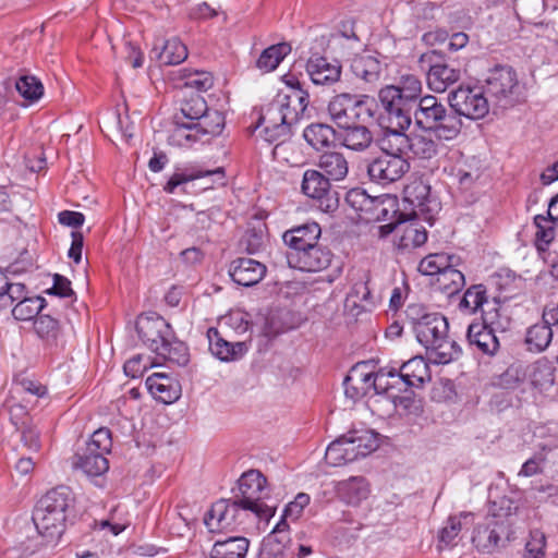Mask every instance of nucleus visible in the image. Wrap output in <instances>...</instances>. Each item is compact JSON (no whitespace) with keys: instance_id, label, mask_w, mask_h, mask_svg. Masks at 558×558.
Returning a JSON list of instances; mask_svg holds the SVG:
<instances>
[{"instance_id":"f257e3e1","label":"nucleus","mask_w":558,"mask_h":558,"mask_svg":"<svg viewBox=\"0 0 558 558\" xmlns=\"http://www.w3.org/2000/svg\"><path fill=\"white\" fill-rule=\"evenodd\" d=\"M281 81L286 88L263 109L256 125L259 135L269 143L284 142L310 105V94L295 74L287 73Z\"/></svg>"},{"instance_id":"f03ea898","label":"nucleus","mask_w":558,"mask_h":558,"mask_svg":"<svg viewBox=\"0 0 558 558\" xmlns=\"http://www.w3.org/2000/svg\"><path fill=\"white\" fill-rule=\"evenodd\" d=\"M74 506L75 497L68 486L54 487L41 496L32 517L37 535L22 544L23 556H32L43 548H53L64 532Z\"/></svg>"},{"instance_id":"7ed1b4c3","label":"nucleus","mask_w":558,"mask_h":558,"mask_svg":"<svg viewBox=\"0 0 558 558\" xmlns=\"http://www.w3.org/2000/svg\"><path fill=\"white\" fill-rule=\"evenodd\" d=\"M225 116L218 110H209L201 95L184 99L180 112L173 118L168 143L171 146L193 148L209 143L221 134Z\"/></svg>"},{"instance_id":"20e7f679","label":"nucleus","mask_w":558,"mask_h":558,"mask_svg":"<svg viewBox=\"0 0 558 558\" xmlns=\"http://www.w3.org/2000/svg\"><path fill=\"white\" fill-rule=\"evenodd\" d=\"M407 316L416 340L427 350L430 362L447 364L459 356V347L448 338L449 324L445 316L416 304L408 307Z\"/></svg>"},{"instance_id":"39448f33","label":"nucleus","mask_w":558,"mask_h":558,"mask_svg":"<svg viewBox=\"0 0 558 558\" xmlns=\"http://www.w3.org/2000/svg\"><path fill=\"white\" fill-rule=\"evenodd\" d=\"M483 86L493 107L507 109L523 97V86L518 74L509 65H496L488 70Z\"/></svg>"},{"instance_id":"423d86ee","label":"nucleus","mask_w":558,"mask_h":558,"mask_svg":"<svg viewBox=\"0 0 558 558\" xmlns=\"http://www.w3.org/2000/svg\"><path fill=\"white\" fill-rule=\"evenodd\" d=\"M350 380L360 384L368 392L374 391L375 395H383L390 400L395 409H408L412 402L409 396H399L392 391L390 373L388 367L374 372V366L369 362H361L354 365L350 373Z\"/></svg>"},{"instance_id":"0eeeda50","label":"nucleus","mask_w":558,"mask_h":558,"mask_svg":"<svg viewBox=\"0 0 558 558\" xmlns=\"http://www.w3.org/2000/svg\"><path fill=\"white\" fill-rule=\"evenodd\" d=\"M242 507L260 520L268 521L275 515V508L266 505L264 499L268 496L267 480L258 470L244 472L238 481Z\"/></svg>"},{"instance_id":"6e6552de","label":"nucleus","mask_w":558,"mask_h":558,"mask_svg":"<svg viewBox=\"0 0 558 558\" xmlns=\"http://www.w3.org/2000/svg\"><path fill=\"white\" fill-rule=\"evenodd\" d=\"M499 310L493 306L483 310L481 322H473L466 330V339L471 347L476 348L481 353L493 355L499 349V340L496 337L497 330H505Z\"/></svg>"},{"instance_id":"1a4fd4ad","label":"nucleus","mask_w":558,"mask_h":558,"mask_svg":"<svg viewBox=\"0 0 558 558\" xmlns=\"http://www.w3.org/2000/svg\"><path fill=\"white\" fill-rule=\"evenodd\" d=\"M448 100L459 116L473 120L484 118L492 106L483 86L460 85L449 94Z\"/></svg>"},{"instance_id":"9d476101","label":"nucleus","mask_w":558,"mask_h":558,"mask_svg":"<svg viewBox=\"0 0 558 558\" xmlns=\"http://www.w3.org/2000/svg\"><path fill=\"white\" fill-rule=\"evenodd\" d=\"M392 391L399 396L407 393L409 388H421L430 381L429 364L422 356H415L404 362L399 368L389 367ZM407 396H410L408 393Z\"/></svg>"},{"instance_id":"9b49d317","label":"nucleus","mask_w":558,"mask_h":558,"mask_svg":"<svg viewBox=\"0 0 558 558\" xmlns=\"http://www.w3.org/2000/svg\"><path fill=\"white\" fill-rule=\"evenodd\" d=\"M404 202L412 207L416 219L433 226L441 209L440 202L430 194V186L421 180H415L404 189Z\"/></svg>"},{"instance_id":"f8f14e48","label":"nucleus","mask_w":558,"mask_h":558,"mask_svg":"<svg viewBox=\"0 0 558 558\" xmlns=\"http://www.w3.org/2000/svg\"><path fill=\"white\" fill-rule=\"evenodd\" d=\"M378 97L388 123L399 129H408L412 122L415 104L405 99L395 85L383 87Z\"/></svg>"},{"instance_id":"ddd939ff","label":"nucleus","mask_w":558,"mask_h":558,"mask_svg":"<svg viewBox=\"0 0 558 558\" xmlns=\"http://www.w3.org/2000/svg\"><path fill=\"white\" fill-rule=\"evenodd\" d=\"M247 510L239 501H216L206 513L204 523L211 533L235 530L244 523Z\"/></svg>"},{"instance_id":"4468645a","label":"nucleus","mask_w":558,"mask_h":558,"mask_svg":"<svg viewBox=\"0 0 558 558\" xmlns=\"http://www.w3.org/2000/svg\"><path fill=\"white\" fill-rule=\"evenodd\" d=\"M440 167L463 190L470 189L481 177L476 160L465 158L459 149H449L440 160Z\"/></svg>"},{"instance_id":"2eb2a0df","label":"nucleus","mask_w":558,"mask_h":558,"mask_svg":"<svg viewBox=\"0 0 558 558\" xmlns=\"http://www.w3.org/2000/svg\"><path fill=\"white\" fill-rule=\"evenodd\" d=\"M508 531V522L496 514H487L483 522L476 524L472 543L481 553L490 554L498 547L501 536Z\"/></svg>"},{"instance_id":"dca6fc26","label":"nucleus","mask_w":558,"mask_h":558,"mask_svg":"<svg viewBox=\"0 0 558 558\" xmlns=\"http://www.w3.org/2000/svg\"><path fill=\"white\" fill-rule=\"evenodd\" d=\"M138 337L151 351L167 354V343L171 339L169 324L161 317H140L136 324Z\"/></svg>"},{"instance_id":"f3484780","label":"nucleus","mask_w":558,"mask_h":558,"mask_svg":"<svg viewBox=\"0 0 558 558\" xmlns=\"http://www.w3.org/2000/svg\"><path fill=\"white\" fill-rule=\"evenodd\" d=\"M379 230L381 236L395 233V245L399 250L415 248L427 241V231L416 219L387 223L380 226Z\"/></svg>"},{"instance_id":"a211bd4d","label":"nucleus","mask_w":558,"mask_h":558,"mask_svg":"<svg viewBox=\"0 0 558 558\" xmlns=\"http://www.w3.org/2000/svg\"><path fill=\"white\" fill-rule=\"evenodd\" d=\"M332 257V252L319 242L300 253H287L289 266L305 272H319L327 269Z\"/></svg>"},{"instance_id":"6ab92c4d","label":"nucleus","mask_w":558,"mask_h":558,"mask_svg":"<svg viewBox=\"0 0 558 558\" xmlns=\"http://www.w3.org/2000/svg\"><path fill=\"white\" fill-rule=\"evenodd\" d=\"M409 169L407 158L383 154L368 165L367 173L372 181L386 185L400 180Z\"/></svg>"},{"instance_id":"aec40b11","label":"nucleus","mask_w":558,"mask_h":558,"mask_svg":"<svg viewBox=\"0 0 558 558\" xmlns=\"http://www.w3.org/2000/svg\"><path fill=\"white\" fill-rule=\"evenodd\" d=\"M34 331L49 352L57 353L64 349L66 335L58 319L39 315L34 322Z\"/></svg>"},{"instance_id":"412c9836","label":"nucleus","mask_w":558,"mask_h":558,"mask_svg":"<svg viewBox=\"0 0 558 558\" xmlns=\"http://www.w3.org/2000/svg\"><path fill=\"white\" fill-rule=\"evenodd\" d=\"M337 497L348 506L357 507L371 495V484L364 476H350L333 483Z\"/></svg>"},{"instance_id":"4be33fe9","label":"nucleus","mask_w":558,"mask_h":558,"mask_svg":"<svg viewBox=\"0 0 558 558\" xmlns=\"http://www.w3.org/2000/svg\"><path fill=\"white\" fill-rule=\"evenodd\" d=\"M320 235V226L312 221L287 230L282 239L284 244L289 247L288 253H300L317 244Z\"/></svg>"},{"instance_id":"5701e85b","label":"nucleus","mask_w":558,"mask_h":558,"mask_svg":"<svg viewBox=\"0 0 558 558\" xmlns=\"http://www.w3.org/2000/svg\"><path fill=\"white\" fill-rule=\"evenodd\" d=\"M149 393L165 404H171L181 397L179 380L166 373H154L146 379Z\"/></svg>"},{"instance_id":"b1692460","label":"nucleus","mask_w":558,"mask_h":558,"mask_svg":"<svg viewBox=\"0 0 558 558\" xmlns=\"http://www.w3.org/2000/svg\"><path fill=\"white\" fill-rule=\"evenodd\" d=\"M306 73L313 84L331 86L341 77V65L336 61H328L325 57L312 56L306 62Z\"/></svg>"},{"instance_id":"393cba45","label":"nucleus","mask_w":558,"mask_h":558,"mask_svg":"<svg viewBox=\"0 0 558 558\" xmlns=\"http://www.w3.org/2000/svg\"><path fill=\"white\" fill-rule=\"evenodd\" d=\"M229 275L235 283L252 287L264 278L266 266L253 258L240 257L231 263Z\"/></svg>"},{"instance_id":"a878e982","label":"nucleus","mask_w":558,"mask_h":558,"mask_svg":"<svg viewBox=\"0 0 558 558\" xmlns=\"http://www.w3.org/2000/svg\"><path fill=\"white\" fill-rule=\"evenodd\" d=\"M208 177H218L220 180L223 179V168L219 167L214 170H203L195 166L178 167L163 185V191L168 194H175L179 189L184 191L183 186L186 183Z\"/></svg>"},{"instance_id":"bb28decb","label":"nucleus","mask_w":558,"mask_h":558,"mask_svg":"<svg viewBox=\"0 0 558 558\" xmlns=\"http://www.w3.org/2000/svg\"><path fill=\"white\" fill-rule=\"evenodd\" d=\"M209 350L217 359L229 362L241 359L248 350L245 342H229L225 340L217 328L207 330Z\"/></svg>"},{"instance_id":"cd10ccee","label":"nucleus","mask_w":558,"mask_h":558,"mask_svg":"<svg viewBox=\"0 0 558 558\" xmlns=\"http://www.w3.org/2000/svg\"><path fill=\"white\" fill-rule=\"evenodd\" d=\"M329 179L325 177L317 170H306L303 174L302 180V192L311 197L316 199H323L326 197V210H333L337 208V199H331L328 197L330 183Z\"/></svg>"},{"instance_id":"c85d7f7f","label":"nucleus","mask_w":558,"mask_h":558,"mask_svg":"<svg viewBox=\"0 0 558 558\" xmlns=\"http://www.w3.org/2000/svg\"><path fill=\"white\" fill-rule=\"evenodd\" d=\"M154 57L165 65H175L187 58V48L178 37L158 39L151 49Z\"/></svg>"},{"instance_id":"c756f323","label":"nucleus","mask_w":558,"mask_h":558,"mask_svg":"<svg viewBox=\"0 0 558 558\" xmlns=\"http://www.w3.org/2000/svg\"><path fill=\"white\" fill-rule=\"evenodd\" d=\"M337 142L348 149L362 151L369 147L373 142L371 131L362 124H350L339 128Z\"/></svg>"},{"instance_id":"7c9ffc66","label":"nucleus","mask_w":558,"mask_h":558,"mask_svg":"<svg viewBox=\"0 0 558 558\" xmlns=\"http://www.w3.org/2000/svg\"><path fill=\"white\" fill-rule=\"evenodd\" d=\"M404 130L390 123L387 125L384 135L379 140V146L384 155L409 158L410 136L404 133Z\"/></svg>"},{"instance_id":"2f4dec72","label":"nucleus","mask_w":558,"mask_h":558,"mask_svg":"<svg viewBox=\"0 0 558 558\" xmlns=\"http://www.w3.org/2000/svg\"><path fill=\"white\" fill-rule=\"evenodd\" d=\"M446 110L447 108L435 96L427 95L417 102L413 117L417 126L427 131Z\"/></svg>"},{"instance_id":"473e14b6","label":"nucleus","mask_w":558,"mask_h":558,"mask_svg":"<svg viewBox=\"0 0 558 558\" xmlns=\"http://www.w3.org/2000/svg\"><path fill=\"white\" fill-rule=\"evenodd\" d=\"M355 95L339 94L328 104L331 120L339 126L354 124Z\"/></svg>"},{"instance_id":"72a5a7b5","label":"nucleus","mask_w":558,"mask_h":558,"mask_svg":"<svg viewBox=\"0 0 558 558\" xmlns=\"http://www.w3.org/2000/svg\"><path fill=\"white\" fill-rule=\"evenodd\" d=\"M461 71L447 63H436L427 73L428 87L436 93L445 92L450 85L458 82Z\"/></svg>"},{"instance_id":"f704fd0d","label":"nucleus","mask_w":558,"mask_h":558,"mask_svg":"<svg viewBox=\"0 0 558 558\" xmlns=\"http://www.w3.org/2000/svg\"><path fill=\"white\" fill-rule=\"evenodd\" d=\"M472 519L473 514L471 512H461L460 514L449 517L446 524L439 531L438 549L441 550L456 546L463 524L469 523Z\"/></svg>"},{"instance_id":"c9c22d12","label":"nucleus","mask_w":558,"mask_h":558,"mask_svg":"<svg viewBox=\"0 0 558 558\" xmlns=\"http://www.w3.org/2000/svg\"><path fill=\"white\" fill-rule=\"evenodd\" d=\"M325 460L329 465L340 466L357 460L347 434L333 440L326 449Z\"/></svg>"},{"instance_id":"e433bc0d","label":"nucleus","mask_w":558,"mask_h":558,"mask_svg":"<svg viewBox=\"0 0 558 558\" xmlns=\"http://www.w3.org/2000/svg\"><path fill=\"white\" fill-rule=\"evenodd\" d=\"M74 466L89 477L105 474L109 469V462L102 453L85 449L76 456Z\"/></svg>"},{"instance_id":"4c0bfd02","label":"nucleus","mask_w":558,"mask_h":558,"mask_svg":"<svg viewBox=\"0 0 558 558\" xmlns=\"http://www.w3.org/2000/svg\"><path fill=\"white\" fill-rule=\"evenodd\" d=\"M248 545V539L241 536L217 541L211 548L210 558H245Z\"/></svg>"},{"instance_id":"58836bf2","label":"nucleus","mask_w":558,"mask_h":558,"mask_svg":"<svg viewBox=\"0 0 558 558\" xmlns=\"http://www.w3.org/2000/svg\"><path fill=\"white\" fill-rule=\"evenodd\" d=\"M551 339L553 330L550 324L543 320L527 328L524 342L527 351L541 353L548 348Z\"/></svg>"},{"instance_id":"ea45409f","label":"nucleus","mask_w":558,"mask_h":558,"mask_svg":"<svg viewBox=\"0 0 558 558\" xmlns=\"http://www.w3.org/2000/svg\"><path fill=\"white\" fill-rule=\"evenodd\" d=\"M303 137L313 148L319 150L337 141V131L324 123H313L304 129Z\"/></svg>"},{"instance_id":"a19ab883","label":"nucleus","mask_w":558,"mask_h":558,"mask_svg":"<svg viewBox=\"0 0 558 558\" xmlns=\"http://www.w3.org/2000/svg\"><path fill=\"white\" fill-rule=\"evenodd\" d=\"M462 129L460 116L453 110H446L441 117L427 131H430L439 140L451 141L456 138Z\"/></svg>"},{"instance_id":"79ce46f5","label":"nucleus","mask_w":558,"mask_h":558,"mask_svg":"<svg viewBox=\"0 0 558 558\" xmlns=\"http://www.w3.org/2000/svg\"><path fill=\"white\" fill-rule=\"evenodd\" d=\"M318 167L329 180H343L349 172L348 161L340 153H326L319 157Z\"/></svg>"},{"instance_id":"37998d69","label":"nucleus","mask_w":558,"mask_h":558,"mask_svg":"<svg viewBox=\"0 0 558 558\" xmlns=\"http://www.w3.org/2000/svg\"><path fill=\"white\" fill-rule=\"evenodd\" d=\"M347 436L357 459L368 456L379 446L378 436L373 430H350Z\"/></svg>"},{"instance_id":"c03bdc74","label":"nucleus","mask_w":558,"mask_h":558,"mask_svg":"<svg viewBox=\"0 0 558 558\" xmlns=\"http://www.w3.org/2000/svg\"><path fill=\"white\" fill-rule=\"evenodd\" d=\"M291 52V46L280 43L266 48L256 61V66L265 72H271L278 68L280 62Z\"/></svg>"},{"instance_id":"a18cd8bd","label":"nucleus","mask_w":558,"mask_h":558,"mask_svg":"<svg viewBox=\"0 0 558 558\" xmlns=\"http://www.w3.org/2000/svg\"><path fill=\"white\" fill-rule=\"evenodd\" d=\"M496 306V303L489 304L487 291L483 284H473L468 288L460 302V308L468 310L470 314L476 313L478 310H488Z\"/></svg>"},{"instance_id":"49530a36","label":"nucleus","mask_w":558,"mask_h":558,"mask_svg":"<svg viewBox=\"0 0 558 558\" xmlns=\"http://www.w3.org/2000/svg\"><path fill=\"white\" fill-rule=\"evenodd\" d=\"M465 283L464 275L454 268V260L452 266L446 267L435 279L434 284L446 293L447 295H453L459 292Z\"/></svg>"},{"instance_id":"de8ad7c7","label":"nucleus","mask_w":558,"mask_h":558,"mask_svg":"<svg viewBox=\"0 0 558 558\" xmlns=\"http://www.w3.org/2000/svg\"><path fill=\"white\" fill-rule=\"evenodd\" d=\"M46 306V300L39 295H27L12 307V316L20 322H28L37 318Z\"/></svg>"},{"instance_id":"09e8293b","label":"nucleus","mask_w":558,"mask_h":558,"mask_svg":"<svg viewBox=\"0 0 558 558\" xmlns=\"http://www.w3.org/2000/svg\"><path fill=\"white\" fill-rule=\"evenodd\" d=\"M546 9V0H514V11L518 17L530 24L538 23Z\"/></svg>"},{"instance_id":"8fccbe9b","label":"nucleus","mask_w":558,"mask_h":558,"mask_svg":"<svg viewBox=\"0 0 558 558\" xmlns=\"http://www.w3.org/2000/svg\"><path fill=\"white\" fill-rule=\"evenodd\" d=\"M351 68L356 77L367 83L377 81L381 71L379 61L372 56L354 58Z\"/></svg>"},{"instance_id":"3c124183","label":"nucleus","mask_w":558,"mask_h":558,"mask_svg":"<svg viewBox=\"0 0 558 558\" xmlns=\"http://www.w3.org/2000/svg\"><path fill=\"white\" fill-rule=\"evenodd\" d=\"M439 145L430 137L422 134L410 136L409 155L417 159L429 160L438 154Z\"/></svg>"},{"instance_id":"603ef678","label":"nucleus","mask_w":558,"mask_h":558,"mask_svg":"<svg viewBox=\"0 0 558 558\" xmlns=\"http://www.w3.org/2000/svg\"><path fill=\"white\" fill-rule=\"evenodd\" d=\"M555 221L543 215H537L534 218L535 231V246L538 251L545 252L549 244L556 236Z\"/></svg>"},{"instance_id":"864d4df0","label":"nucleus","mask_w":558,"mask_h":558,"mask_svg":"<svg viewBox=\"0 0 558 558\" xmlns=\"http://www.w3.org/2000/svg\"><path fill=\"white\" fill-rule=\"evenodd\" d=\"M15 88L28 104L38 101L44 95V85L34 75H22L15 82Z\"/></svg>"},{"instance_id":"5fc2aeb1","label":"nucleus","mask_w":558,"mask_h":558,"mask_svg":"<svg viewBox=\"0 0 558 558\" xmlns=\"http://www.w3.org/2000/svg\"><path fill=\"white\" fill-rule=\"evenodd\" d=\"M452 260H456V257L451 255L429 254L420 262L417 269L424 276L437 277L446 267L452 266Z\"/></svg>"},{"instance_id":"6e6d98bb","label":"nucleus","mask_w":558,"mask_h":558,"mask_svg":"<svg viewBox=\"0 0 558 558\" xmlns=\"http://www.w3.org/2000/svg\"><path fill=\"white\" fill-rule=\"evenodd\" d=\"M184 86L196 92H206L214 85V77L209 72L184 69L181 75Z\"/></svg>"},{"instance_id":"4d7b16f0","label":"nucleus","mask_w":558,"mask_h":558,"mask_svg":"<svg viewBox=\"0 0 558 558\" xmlns=\"http://www.w3.org/2000/svg\"><path fill=\"white\" fill-rule=\"evenodd\" d=\"M531 384L536 388H544L554 383L553 369L545 360H538L529 367L527 373Z\"/></svg>"},{"instance_id":"13d9d810","label":"nucleus","mask_w":558,"mask_h":558,"mask_svg":"<svg viewBox=\"0 0 558 558\" xmlns=\"http://www.w3.org/2000/svg\"><path fill=\"white\" fill-rule=\"evenodd\" d=\"M377 105L368 95H355L354 124L365 125L375 118Z\"/></svg>"},{"instance_id":"bf43d9fd","label":"nucleus","mask_w":558,"mask_h":558,"mask_svg":"<svg viewBox=\"0 0 558 558\" xmlns=\"http://www.w3.org/2000/svg\"><path fill=\"white\" fill-rule=\"evenodd\" d=\"M395 87L399 89L405 99L413 101L415 105L422 98V83L415 75H402L399 84L395 85Z\"/></svg>"},{"instance_id":"052dcab7","label":"nucleus","mask_w":558,"mask_h":558,"mask_svg":"<svg viewBox=\"0 0 558 558\" xmlns=\"http://www.w3.org/2000/svg\"><path fill=\"white\" fill-rule=\"evenodd\" d=\"M111 432L108 428L102 427L93 433L90 440L87 442L86 449L106 456L111 451Z\"/></svg>"},{"instance_id":"680f3d73","label":"nucleus","mask_w":558,"mask_h":558,"mask_svg":"<svg viewBox=\"0 0 558 558\" xmlns=\"http://www.w3.org/2000/svg\"><path fill=\"white\" fill-rule=\"evenodd\" d=\"M545 534L538 530H534L530 533V539L525 545L523 558H545Z\"/></svg>"},{"instance_id":"e2e57ef3","label":"nucleus","mask_w":558,"mask_h":558,"mask_svg":"<svg viewBox=\"0 0 558 558\" xmlns=\"http://www.w3.org/2000/svg\"><path fill=\"white\" fill-rule=\"evenodd\" d=\"M28 295V290L26 286L21 282H10L7 280V287L3 291V296L1 298L0 305L2 306H13L19 303L21 300L25 299Z\"/></svg>"},{"instance_id":"0e129e2a","label":"nucleus","mask_w":558,"mask_h":558,"mask_svg":"<svg viewBox=\"0 0 558 558\" xmlns=\"http://www.w3.org/2000/svg\"><path fill=\"white\" fill-rule=\"evenodd\" d=\"M158 356L179 365H185L189 362L186 347L182 342L172 341L171 339L167 343V354H158Z\"/></svg>"},{"instance_id":"69168bd1","label":"nucleus","mask_w":558,"mask_h":558,"mask_svg":"<svg viewBox=\"0 0 558 558\" xmlns=\"http://www.w3.org/2000/svg\"><path fill=\"white\" fill-rule=\"evenodd\" d=\"M311 497L305 493H299L294 500L289 502L283 510V518H289L291 521H296L310 504Z\"/></svg>"},{"instance_id":"338daca9","label":"nucleus","mask_w":558,"mask_h":558,"mask_svg":"<svg viewBox=\"0 0 558 558\" xmlns=\"http://www.w3.org/2000/svg\"><path fill=\"white\" fill-rule=\"evenodd\" d=\"M371 295V291L367 287L366 276H361L360 279L352 284L350 292L347 295V302H351L357 306L360 303L367 301Z\"/></svg>"},{"instance_id":"774afa93","label":"nucleus","mask_w":558,"mask_h":558,"mask_svg":"<svg viewBox=\"0 0 558 558\" xmlns=\"http://www.w3.org/2000/svg\"><path fill=\"white\" fill-rule=\"evenodd\" d=\"M218 12L207 2L197 3L189 9L187 16L192 21H207L217 16Z\"/></svg>"}]
</instances>
